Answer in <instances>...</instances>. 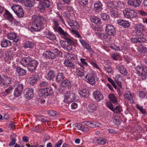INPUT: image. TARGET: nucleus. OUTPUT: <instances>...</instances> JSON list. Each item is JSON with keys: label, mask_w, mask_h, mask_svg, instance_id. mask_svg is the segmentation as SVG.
Masks as SVG:
<instances>
[{"label": "nucleus", "mask_w": 147, "mask_h": 147, "mask_svg": "<svg viewBox=\"0 0 147 147\" xmlns=\"http://www.w3.org/2000/svg\"><path fill=\"white\" fill-rule=\"evenodd\" d=\"M32 23L28 27V29L31 32L39 31L43 28L44 18L42 16L34 15L32 18Z\"/></svg>", "instance_id": "nucleus-1"}, {"label": "nucleus", "mask_w": 147, "mask_h": 147, "mask_svg": "<svg viewBox=\"0 0 147 147\" xmlns=\"http://www.w3.org/2000/svg\"><path fill=\"white\" fill-rule=\"evenodd\" d=\"M62 37L65 40L62 41L60 42L61 46L65 50L67 51L71 50L73 48L72 45L74 44V41L69 38V36L66 32L65 34L61 35Z\"/></svg>", "instance_id": "nucleus-2"}, {"label": "nucleus", "mask_w": 147, "mask_h": 147, "mask_svg": "<svg viewBox=\"0 0 147 147\" xmlns=\"http://www.w3.org/2000/svg\"><path fill=\"white\" fill-rule=\"evenodd\" d=\"M85 81L91 85L94 84L95 83V80L94 74L92 71H90L87 72L85 76Z\"/></svg>", "instance_id": "nucleus-3"}, {"label": "nucleus", "mask_w": 147, "mask_h": 147, "mask_svg": "<svg viewBox=\"0 0 147 147\" xmlns=\"http://www.w3.org/2000/svg\"><path fill=\"white\" fill-rule=\"evenodd\" d=\"M53 27L54 30L58 32L60 35L65 34L67 32H65L62 28L59 26V24L57 20L55 19L53 21Z\"/></svg>", "instance_id": "nucleus-4"}, {"label": "nucleus", "mask_w": 147, "mask_h": 147, "mask_svg": "<svg viewBox=\"0 0 147 147\" xmlns=\"http://www.w3.org/2000/svg\"><path fill=\"white\" fill-rule=\"evenodd\" d=\"M124 16L128 18H131L136 17V12L134 10L129 9H126L123 11Z\"/></svg>", "instance_id": "nucleus-5"}, {"label": "nucleus", "mask_w": 147, "mask_h": 147, "mask_svg": "<svg viewBox=\"0 0 147 147\" xmlns=\"http://www.w3.org/2000/svg\"><path fill=\"white\" fill-rule=\"evenodd\" d=\"M38 63L36 60L30 61L28 65V70L32 72L34 71L36 69Z\"/></svg>", "instance_id": "nucleus-6"}, {"label": "nucleus", "mask_w": 147, "mask_h": 147, "mask_svg": "<svg viewBox=\"0 0 147 147\" xmlns=\"http://www.w3.org/2000/svg\"><path fill=\"white\" fill-rule=\"evenodd\" d=\"M136 73L139 76H145L147 72V69L143 67L141 65H138L135 68Z\"/></svg>", "instance_id": "nucleus-7"}, {"label": "nucleus", "mask_w": 147, "mask_h": 147, "mask_svg": "<svg viewBox=\"0 0 147 147\" xmlns=\"http://www.w3.org/2000/svg\"><path fill=\"white\" fill-rule=\"evenodd\" d=\"M105 31L109 35L114 36L115 34V30L111 24H107L105 28Z\"/></svg>", "instance_id": "nucleus-8"}, {"label": "nucleus", "mask_w": 147, "mask_h": 147, "mask_svg": "<svg viewBox=\"0 0 147 147\" xmlns=\"http://www.w3.org/2000/svg\"><path fill=\"white\" fill-rule=\"evenodd\" d=\"M50 6V3L49 0H41L40 4L38 6V8L42 12L46 8H48Z\"/></svg>", "instance_id": "nucleus-9"}, {"label": "nucleus", "mask_w": 147, "mask_h": 147, "mask_svg": "<svg viewBox=\"0 0 147 147\" xmlns=\"http://www.w3.org/2000/svg\"><path fill=\"white\" fill-rule=\"evenodd\" d=\"M34 90L32 88H29L26 89L24 92L25 97L28 100L32 98L34 95Z\"/></svg>", "instance_id": "nucleus-10"}, {"label": "nucleus", "mask_w": 147, "mask_h": 147, "mask_svg": "<svg viewBox=\"0 0 147 147\" xmlns=\"http://www.w3.org/2000/svg\"><path fill=\"white\" fill-rule=\"evenodd\" d=\"M124 98L127 101L129 102L131 104L134 102L133 100V96L130 91L127 90L125 91L123 94Z\"/></svg>", "instance_id": "nucleus-11"}, {"label": "nucleus", "mask_w": 147, "mask_h": 147, "mask_svg": "<svg viewBox=\"0 0 147 147\" xmlns=\"http://www.w3.org/2000/svg\"><path fill=\"white\" fill-rule=\"evenodd\" d=\"M79 40L84 49H86L90 52L94 53L93 50L88 42L82 39H80Z\"/></svg>", "instance_id": "nucleus-12"}, {"label": "nucleus", "mask_w": 147, "mask_h": 147, "mask_svg": "<svg viewBox=\"0 0 147 147\" xmlns=\"http://www.w3.org/2000/svg\"><path fill=\"white\" fill-rule=\"evenodd\" d=\"M53 92V88L50 86H48L42 89L41 93L43 96H49L52 94Z\"/></svg>", "instance_id": "nucleus-13"}, {"label": "nucleus", "mask_w": 147, "mask_h": 147, "mask_svg": "<svg viewBox=\"0 0 147 147\" xmlns=\"http://www.w3.org/2000/svg\"><path fill=\"white\" fill-rule=\"evenodd\" d=\"M43 56L47 59H54L56 58L57 55L50 51H46L43 53Z\"/></svg>", "instance_id": "nucleus-14"}, {"label": "nucleus", "mask_w": 147, "mask_h": 147, "mask_svg": "<svg viewBox=\"0 0 147 147\" xmlns=\"http://www.w3.org/2000/svg\"><path fill=\"white\" fill-rule=\"evenodd\" d=\"M93 95L94 98L97 102H99L103 99L104 97L100 91L96 90L93 93Z\"/></svg>", "instance_id": "nucleus-15"}, {"label": "nucleus", "mask_w": 147, "mask_h": 147, "mask_svg": "<svg viewBox=\"0 0 147 147\" xmlns=\"http://www.w3.org/2000/svg\"><path fill=\"white\" fill-rule=\"evenodd\" d=\"M7 38L10 40H13V42H17L18 41L19 37L16 33L11 32L7 34Z\"/></svg>", "instance_id": "nucleus-16"}, {"label": "nucleus", "mask_w": 147, "mask_h": 147, "mask_svg": "<svg viewBox=\"0 0 147 147\" xmlns=\"http://www.w3.org/2000/svg\"><path fill=\"white\" fill-rule=\"evenodd\" d=\"M117 23L119 25L124 28H128L130 26V23L129 21L123 19L118 20Z\"/></svg>", "instance_id": "nucleus-17"}, {"label": "nucleus", "mask_w": 147, "mask_h": 147, "mask_svg": "<svg viewBox=\"0 0 147 147\" xmlns=\"http://www.w3.org/2000/svg\"><path fill=\"white\" fill-rule=\"evenodd\" d=\"M142 0H128V4L131 6L137 7L141 4Z\"/></svg>", "instance_id": "nucleus-18"}, {"label": "nucleus", "mask_w": 147, "mask_h": 147, "mask_svg": "<svg viewBox=\"0 0 147 147\" xmlns=\"http://www.w3.org/2000/svg\"><path fill=\"white\" fill-rule=\"evenodd\" d=\"M135 29L138 34L140 35L143 32L145 31L144 26L141 23H138L135 25Z\"/></svg>", "instance_id": "nucleus-19"}, {"label": "nucleus", "mask_w": 147, "mask_h": 147, "mask_svg": "<svg viewBox=\"0 0 147 147\" xmlns=\"http://www.w3.org/2000/svg\"><path fill=\"white\" fill-rule=\"evenodd\" d=\"M84 125H86L91 127H95L99 126L100 124L94 121H86L83 123Z\"/></svg>", "instance_id": "nucleus-20"}, {"label": "nucleus", "mask_w": 147, "mask_h": 147, "mask_svg": "<svg viewBox=\"0 0 147 147\" xmlns=\"http://www.w3.org/2000/svg\"><path fill=\"white\" fill-rule=\"evenodd\" d=\"M45 36L47 38L52 41L55 40L56 38L55 34L51 31L47 32L45 34Z\"/></svg>", "instance_id": "nucleus-21"}, {"label": "nucleus", "mask_w": 147, "mask_h": 147, "mask_svg": "<svg viewBox=\"0 0 147 147\" xmlns=\"http://www.w3.org/2000/svg\"><path fill=\"white\" fill-rule=\"evenodd\" d=\"M102 6V3L100 1H97L94 4V9L97 12H100L103 9Z\"/></svg>", "instance_id": "nucleus-22"}, {"label": "nucleus", "mask_w": 147, "mask_h": 147, "mask_svg": "<svg viewBox=\"0 0 147 147\" xmlns=\"http://www.w3.org/2000/svg\"><path fill=\"white\" fill-rule=\"evenodd\" d=\"M31 59L30 57H25L22 58L20 61V63L23 66L28 67V65Z\"/></svg>", "instance_id": "nucleus-23"}, {"label": "nucleus", "mask_w": 147, "mask_h": 147, "mask_svg": "<svg viewBox=\"0 0 147 147\" xmlns=\"http://www.w3.org/2000/svg\"><path fill=\"white\" fill-rule=\"evenodd\" d=\"M36 1V0H24L23 4L26 6L31 7L34 6Z\"/></svg>", "instance_id": "nucleus-24"}, {"label": "nucleus", "mask_w": 147, "mask_h": 147, "mask_svg": "<svg viewBox=\"0 0 147 147\" xmlns=\"http://www.w3.org/2000/svg\"><path fill=\"white\" fill-rule=\"evenodd\" d=\"M116 67L122 75L124 76L127 75V71L123 66L120 65H116Z\"/></svg>", "instance_id": "nucleus-25"}, {"label": "nucleus", "mask_w": 147, "mask_h": 147, "mask_svg": "<svg viewBox=\"0 0 147 147\" xmlns=\"http://www.w3.org/2000/svg\"><path fill=\"white\" fill-rule=\"evenodd\" d=\"M87 109L89 112H92L96 111V103L93 102H90L89 105Z\"/></svg>", "instance_id": "nucleus-26"}, {"label": "nucleus", "mask_w": 147, "mask_h": 147, "mask_svg": "<svg viewBox=\"0 0 147 147\" xmlns=\"http://www.w3.org/2000/svg\"><path fill=\"white\" fill-rule=\"evenodd\" d=\"M4 17L11 22H13L14 20V19L11 14L7 10H6L5 11L4 14Z\"/></svg>", "instance_id": "nucleus-27"}, {"label": "nucleus", "mask_w": 147, "mask_h": 147, "mask_svg": "<svg viewBox=\"0 0 147 147\" xmlns=\"http://www.w3.org/2000/svg\"><path fill=\"white\" fill-rule=\"evenodd\" d=\"M23 47L25 48H32L34 45V43L30 41H26L22 44Z\"/></svg>", "instance_id": "nucleus-28"}, {"label": "nucleus", "mask_w": 147, "mask_h": 147, "mask_svg": "<svg viewBox=\"0 0 147 147\" xmlns=\"http://www.w3.org/2000/svg\"><path fill=\"white\" fill-rule=\"evenodd\" d=\"M63 64L66 67L74 69L76 67L75 65L68 60H65L64 61Z\"/></svg>", "instance_id": "nucleus-29"}, {"label": "nucleus", "mask_w": 147, "mask_h": 147, "mask_svg": "<svg viewBox=\"0 0 147 147\" xmlns=\"http://www.w3.org/2000/svg\"><path fill=\"white\" fill-rule=\"evenodd\" d=\"M65 78V74L63 73H59L57 75L55 80L58 82L63 81Z\"/></svg>", "instance_id": "nucleus-30"}, {"label": "nucleus", "mask_w": 147, "mask_h": 147, "mask_svg": "<svg viewBox=\"0 0 147 147\" xmlns=\"http://www.w3.org/2000/svg\"><path fill=\"white\" fill-rule=\"evenodd\" d=\"M11 42L7 39H3L1 43V45L2 47H6L11 46Z\"/></svg>", "instance_id": "nucleus-31"}, {"label": "nucleus", "mask_w": 147, "mask_h": 147, "mask_svg": "<svg viewBox=\"0 0 147 147\" xmlns=\"http://www.w3.org/2000/svg\"><path fill=\"white\" fill-rule=\"evenodd\" d=\"M125 7V3L123 2L118 1H117L115 4V9L119 10L123 9Z\"/></svg>", "instance_id": "nucleus-32"}, {"label": "nucleus", "mask_w": 147, "mask_h": 147, "mask_svg": "<svg viewBox=\"0 0 147 147\" xmlns=\"http://www.w3.org/2000/svg\"><path fill=\"white\" fill-rule=\"evenodd\" d=\"M91 22L96 24H99L101 22L100 19L97 16H93L90 18Z\"/></svg>", "instance_id": "nucleus-33"}, {"label": "nucleus", "mask_w": 147, "mask_h": 147, "mask_svg": "<svg viewBox=\"0 0 147 147\" xmlns=\"http://www.w3.org/2000/svg\"><path fill=\"white\" fill-rule=\"evenodd\" d=\"M16 73L19 75L22 76L25 75L26 73V71L19 67H18L16 68Z\"/></svg>", "instance_id": "nucleus-34"}, {"label": "nucleus", "mask_w": 147, "mask_h": 147, "mask_svg": "<svg viewBox=\"0 0 147 147\" xmlns=\"http://www.w3.org/2000/svg\"><path fill=\"white\" fill-rule=\"evenodd\" d=\"M14 87L17 89L23 90L24 84L20 82L15 81L14 83Z\"/></svg>", "instance_id": "nucleus-35"}, {"label": "nucleus", "mask_w": 147, "mask_h": 147, "mask_svg": "<svg viewBox=\"0 0 147 147\" xmlns=\"http://www.w3.org/2000/svg\"><path fill=\"white\" fill-rule=\"evenodd\" d=\"M38 78V76L37 75H34L30 77L29 80V81L31 84H33L36 83Z\"/></svg>", "instance_id": "nucleus-36"}, {"label": "nucleus", "mask_w": 147, "mask_h": 147, "mask_svg": "<svg viewBox=\"0 0 147 147\" xmlns=\"http://www.w3.org/2000/svg\"><path fill=\"white\" fill-rule=\"evenodd\" d=\"M110 100L113 103H116L117 101V100L115 95L113 94H110L108 96Z\"/></svg>", "instance_id": "nucleus-37"}, {"label": "nucleus", "mask_w": 147, "mask_h": 147, "mask_svg": "<svg viewBox=\"0 0 147 147\" xmlns=\"http://www.w3.org/2000/svg\"><path fill=\"white\" fill-rule=\"evenodd\" d=\"M76 73L77 75L80 77H82L85 74L83 69L80 67H78L76 69Z\"/></svg>", "instance_id": "nucleus-38"}, {"label": "nucleus", "mask_w": 147, "mask_h": 147, "mask_svg": "<svg viewBox=\"0 0 147 147\" xmlns=\"http://www.w3.org/2000/svg\"><path fill=\"white\" fill-rule=\"evenodd\" d=\"M116 77L117 80H116V82L119 87H121V81L123 80V77L122 76L119 74H117L116 75Z\"/></svg>", "instance_id": "nucleus-39"}, {"label": "nucleus", "mask_w": 147, "mask_h": 147, "mask_svg": "<svg viewBox=\"0 0 147 147\" xmlns=\"http://www.w3.org/2000/svg\"><path fill=\"white\" fill-rule=\"evenodd\" d=\"M55 76L54 72L52 70L50 71L47 76V79L49 80H52Z\"/></svg>", "instance_id": "nucleus-40"}, {"label": "nucleus", "mask_w": 147, "mask_h": 147, "mask_svg": "<svg viewBox=\"0 0 147 147\" xmlns=\"http://www.w3.org/2000/svg\"><path fill=\"white\" fill-rule=\"evenodd\" d=\"M78 92L79 94L82 96H85V94H88L89 92L88 90L86 88H84L80 90H78Z\"/></svg>", "instance_id": "nucleus-41"}, {"label": "nucleus", "mask_w": 147, "mask_h": 147, "mask_svg": "<svg viewBox=\"0 0 147 147\" xmlns=\"http://www.w3.org/2000/svg\"><path fill=\"white\" fill-rule=\"evenodd\" d=\"M75 94H73L71 95V96L70 98H69V99L66 100L64 102L67 104L71 103L75 99Z\"/></svg>", "instance_id": "nucleus-42"}, {"label": "nucleus", "mask_w": 147, "mask_h": 147, "mask_svg": "<svg viewBox=\"0 0 147 147\" xmlns=\"http://www.w3.org/2000/svg\"><path fill=\"white\" fill-rule=\"evenodd\" d=\"M4 77L5 78L4 79V80H3L4 83L2 84H1L5 85L6 84H10L11 81V78L10 77L7 76H4Z\"/></svg>", "instance_id": "nucleus-43"}, {"label": "nucleus", "mask_w": 147, "mask_h": 147, "mask_svg": "<svg viewBox=\"0 0 147 147\" xmlns=\"http://www.w3.org/2000/svg\"><path fill=\"white\" fill-rule=\"evenodd\" d=\"M22 91V90L16 88L14 93V96L16 97L20 96L21 95Z\"/></svg>", "instance_id": "nucleus-44"}, {"label": "nucleus", "mask_w": 147, "mask_h": 147, "mask_svg": "<svg viewBox=\"0 0 147 147\" xmlns=\"http://www.w3.org/2000/svg\"><path fill=\"white\" fill-rule=\"evenodd\" d=\"M70 84V82L68 80L66 79L61 83V85L63 87H66L69 86Z\"/></svg>", "instance_id": "nucleus-45"}, {"label": "nucleus", "mask_w": 147, "mask_h": 147, "mask_svg": "<svg viewBox=\"0 0 147 147\" xmlns=\"http://www.w3.org/2000/svg\"><path fill=\"white\" fill-rule=\"evenodd\" d=\"M15 13L19 18L22 17L24 16V12L22 8L17 11Z\"/></svg>", "instance_id": "nucleus-46"}, {"label": "nucleus", "mask_w": 147, "mask_h": 147, "mask_svg": "<svg viewBox=\"0 0 147 147\" xmlns=\"http://www.w3.org/2000/svg\"><path fill=\"white\" fill-rule=\"evenodd\" d=\"M138 51L140 53H144L146 52V48L143 47L142 45H140L138 48Z\"/></svg>", "instance_id": "nucleus-47"}, {"label": "nucleus", "mask_w": 147, "mask_h": 147, "mask_svg": "<svg viewBox=\"0 0 147 147\" xmlns=\"http://www.w3.org/2000/svg\"><path fill=\"white\" fill-rule=\"evenodd\" d=\"M88 0H79L78 3L80 6H84L88 4Z\"/></svg>", "instance_id": "nucleus-48"}, {"label": "nucleus", "mask_w": 147, "mask_h": 147, "mask_svg": "<svg viewBox=\"0 0 147 147\" xmlns=\"http://www.w3.org/2000/svg\"><path fill=\"white\" fill-rule=\"evenodd\" d=\"M104 69L108 73H111L112 72V69L111 66L108 65H106L104 67Z\"/></svg>", "instance_id": "nucleus-49"}, {"label": "nucleus", "mask_w": 147, "mask_h": 147, "mask_svg": "<svg viewBox=\"0 0 147 147\" xmlns=\"http://www.w3.org/2000/svg\"><path fill=\"white\" fill-rule=\"evenodd\" d=\"M68 24L72 28L74 26H77L78 24L76 21L71 20L68 21Z\"/></svg>", "instance_id": "nucleus-50"}, {"label": "nucleus", "mask_w": 147, "mask_h": 147, "mask_svg": "<svg viewBox=\"0 0 147 147\" xmlns=\"http://www.w3.org/2000/svg\"><path fill=\"white\" fill-rule=\"evenodd\" d=\"M21 8L20 6L18 5H15L11 7V8L15 13Z\"/></svg>", "instance_id": "nucleus-51"}, {"label": "nucleus", "mask_w": 147, "mask_h": 147, "mask_svg": "<svg viewBox=\"0 0 147 147\" xmlns=\"http://www.w3.org/2000/svg\"><path fill=\"white\" fill-rule=\"evenodd\" d=\"M89 63L94 68H96L99 70L100 71H101V70L100 67H99L97 65V64L92 60L89 61Z\"/></svg>", "instance_id": "nucleus-52"}, {"label": "nucleus", "mask_w": 147, "mask_h": 147, "mask_svg": "<svg viewBox=\"0 0 147 147\" xmlns=\"http://www.w3.org/2000/svg\"><path fill=\"white\" fill-rule=\"evenodd\" d=\"M98 143L101 145H104L106 142V140L105 139L101 138L97 140Z\"/></svg>", "instance_id": "nucleus-53"}, {"label": "nucleus", "mask_w": 147, "mask_h": 147, "mask_svg": "<svg viewBox=\"0 0 147 147\" xmlns=\"http://www.w3.org/2000/svg\"><path fill=\"white\" fill-rule=\"evenodd\" d=\"M73 94H75L73 92H68L65 93V98L64 99V101L66 100L69 99V98H70L71 96V95Z\"/></svg>", "instance_id": "nucleus-54"}, {"label": "nucleus", "mask_w": 147, "mask_h": 147, "mask_svg": "<svg viewBox=\"0 0 147 147\" xmlns=\"http://www.w3.org/2000/svg\"><path fill=\"white\" fill-rule=\"evenodd\" d=\"M109 47L111 48L114 50L115 51H121L119 47L118 46H116L115 44L111 45L109 46Z\"/></svg>", "instance_id": "nucleus-55"}, {"label": "nucleus", "mask_w": 147, "mask_h": 147, "mask_svg": "<svg viewBox=\"0 0 147 147\" xmlns=\"http://www.w3.org/2000/svg\"><path fill=\"white\" fill-rule=\"evenodd\" d=\"M101 18L104 20H108L109 18V16L104 13H102L101 14Z\"/></svg>", "instance_id": "nucleus-56"}, {"label": "nucleus", "mask_w": 147, "mask_h": 147, "mask_svg": "<svg viewBox=\"0 0 147 147\" xmlns=\"http://www.w3.org/2000/svg\"><path fill=\"white\" fill-rule=\"evenodd\" d=\"M122 110V109L121 106H118L116 107L115 109L114 108V110L113 111L115 113H120Z\"/></svg>", "instance_id": "nucleus-57"}, {"label": "nucleus", "mask_w": 147, "mask_h": 147, "mask_svg": "<svg viewBox=\"0 0 147 147\" xmlns=\"http://www.w3.org/2000/svg\"><path fill=\"white\" fill-rule=\"evenodd\" d=\"M72 33L73 34L74 36L76 38H80L82 39L81 36L79 34V33L74 30H72Z\"/></svg>", "instance_id": "nucleus-58"}, {"label": "nucleus", "mask_w": 147, "mask_h": 147, "mask_svg": "<svg viewBox=\"0 0 147 147\" xmlns=\"http://www.w3.org/2000/svg\"><path fill=\"white\" fill-rule=\"evenodd\" d=\"M68 55L69 56L68 57V59L69 60H75L77 59L76 56L74 54H69Z\"/></svg>", "instance_id": "nucleus-59"}, {"label": "nucleus", "mask_w": 147, "mask_h": 147, "mask_svg": "<svg viewBox=\"0 0 147 147\" xmlns=\"http://www.w3.org/2000/svg\"><path fill=\"white\" fill-rule=\"evenodd\" d=\"M137 108L139 109L140 111L143 114H144L146 113V111L144 109L143 107L139 105H136Z\"/></svg>", "instance_id": "nucleus-60"}, {"label": "nucleus", "mask_w": 147, "mask_h": 147, "mask_svg": "<svg viewBox=\"0 0 147 147\" xmlns=\"http://www.w3.org/2000/svg\"><path fill=\"white\" fill-rule=\"evenodd\" d=\"M119 56V54L118 53H116L112 54L111 55V57L115 61L117 60V58Z\"/></svg>", "instance_id": "nucleus-61"}, {"label": "nucleus", "mask_w": 147, "mask_h": 147, "mask_svg": "<svg viewBox=\"0 0 147 147\" xmlns=\"http://www.w3.org/2000/svg\"><path fill=\"white\" fill-rule=\"evenodd\" d=\"M6 58L10 60H12L13 59V57L11 52L7 53L6 54Z\"/></svg>", "instance_id": "nucleus-62"}, {"label": "nucleus", "mask_w": 147, "mask_h": 147, "mask_svg": "<svg viewBox=\"0 0 147 147\" xmlns=\"http://www.w3.org/2000/svg\"><path fill=\"white\" fill-rule=\"evenodd\" d=\"M81 62L82 63V64L86 67L88 66V65L87 62L86 61V59L84 58H81L80 59Z\"/></svg>", "instance_id": "nucleus-63"}, {"label": "nucleus", "mask_w": 147, "mask_h": 147, "mask_svg": "<svg viewBox=\"0 0 147 147\" xmlns=\"http://www.w3.org/2000/svg\"><path fill=\"white\" fill-rule=\"evenodd\" d=\"M48 84V82L45 81H42L40 82L39 86L41 87L47 86Z\"/></svg>", "instance_id": "nucleus-64"}]
</instances>
